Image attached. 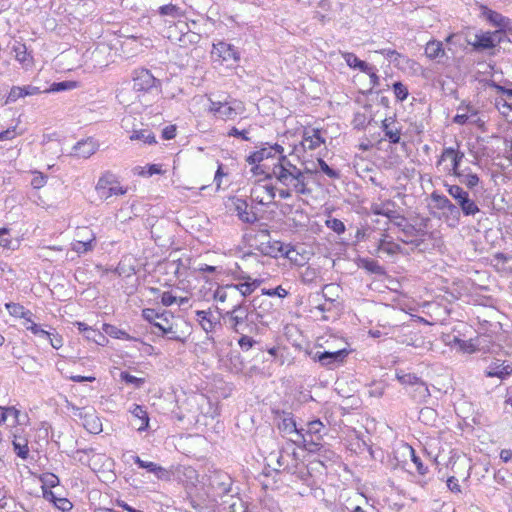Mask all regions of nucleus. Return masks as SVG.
Instances as JSON below:
<instances>
[{"mask_svg":"<svg viewBox=\"0 0 512 512\" xmlns=\"http://www.w3.org/2000/svg\"><path fill=\"white\" fill-rule=\"evenodd\" d=\"M74 154L81 158H89L97 150V144L92 139L81 140L73 148Z\"/></svg>","mask_w":512,"mask_h":512,"instance_id":"c756f323","label":"nucleus"},{"mask_svg":"<svg viewBox=\"0 0 512 512\" xmlns=\"http://www.w3.org/2000/svg\"><path fill=\"white\" fill-rule=\"evenodd\" d=\"M302 138V145L309 150H315L325 142L317 128L305 129Z\"/></svg>","mask_w":512,"mask_h":512,"instance_id":"bb28decb","label":"nucleus"},{"mask_svg":"<svg viewBox=\"0 0 512 512\" xmlns=\"http://www.w3.org/2000/svg\"><path fill=\"white\" fill-rule=\"evenodd\" d=\"M130 139L132 141H142L146 144H155L156 138L154 133L149 129H140V130H134L132 134L130 135Z\"/></svg>","mask_w":512,"mask_h":512,"instance_id":"37998d69","label":"nucleus"},{"mask_svg":"<svg viewBox=\"0 0 512 512\" xmlns=\"http://www.w3.org/2000/svg\"><path fill=\"white\" fill-rule=\"evenodd\" d=\"M395 204L387 201L373 208V213L392 219H400V214L394 209Z\"/></svg>","mask_w":512,"mask_h":512,"instance_id":"c9c22d12","label":"nucleus"},{"mask_svg":"<svg viewBox=\"0 0 512 512\" xmlns=\"http://www.w3.org/2000/svg\"><path fill=\"white\" fill-rule=\"evenodd\" d=\"M26 329L39 338H50V332L43 329L40 325L36 324L32 318L31 325H26Z\"/></svg>","mask_w":512,"mask_h":512,"instance_id":"13d9d810","label":"nucleus"},{"mask_svg":"<svg viewBox=\"0 0 512 512\" xmlns=\"http://www.w3.org/2000/svg\"><path fill=\"white\" fill-rule=\"evenodd\" d=\"M75 417L82 420L83 427L92 434H99L102 432V422L97 415L96 410L92 406L78 407L73 404H68Z\"/></svg>","mask_w":512,"mask_h":512,"instance_id":"6e6552de","label":"nucleus"},{"mask_svg":"<svg viewBox=\"0 0 512 512\" xmlns=\"http://www.w3.org/2000/svg\"><path fill=\"white\" fill-rule=\"evenodd\" d=\"M468 44L471 45L476 51L492 49L496 46L494 34L491 32H481L475 34L474 40H468Z\"/></svg>","mask_w":512,"mask_h":512,"instance_id":"b1692460","label":"nucleus"},{"mask_svg":"<svg viewBox=\"0 0 512 512\" xmlns=\"http://www.w3.org/2000/svg\"><path fill=\"white\" fill-rule=\"evenodd\" d=\"M95 190L100 199L107 200L112 196L126 194L128 189L121 185L116 174L111 171H105L99 177Z\"/></svg>","mask_w":512,"mask_h":512,"instance_id":"39448f33","label":"nucleus"},{"mask_svg":"<svg viewBox=\"0 0 512 512\" xmlns=\"http://www.w3.org/2000/svg\"><path fill=\"white\" fill-rule=\"evenodd\" d=\"M41 93H43V89L31 84L25 86H13L7 95L6 103H14L20 98L39 95Z\"/></svg>","mask_w":512,"mask_h":512,"instance_id":"412c9836","label":"nucleus"},{"mask_svg":"<svg viewBox=\"0 0 512 512\" xmlns=\"http://www.w3.org/2000/svg\"><path fill=\"white\" fill-rule=\"evenodd\" d=\"M155 13L165 21H167V19L179 20L185 17L184 9L173 3L159 6Z\"/></svg>","mask_w":512,"mask_h":512,"instance_id":"393cba45","label":"nucleus"},{"mask_svg":"<svg viewBox=\"0 0 512 512\" xmlns=\"http://www.w3.org/2000/svg\"><path fill=\"white\" fill-rule=\"evenodd\" d=\"M234 210L239 220L243 223L254 224L258 221L257 214L249 209V205L244 199L237 198L234 201Z\"/></svg>","mask_w":512,"mask_h":512,"instance_id":"5701e85b","label":"nucleus"},{"mask_svg":"<svg viewBox=\"0 0 512 512\" xmlns=\"http://www.w3.org/2000/svg\"><path fill=\"white\" fill-rule=\"evenodd\" d=\"M255 344L256 341L244 333L241 334V337L238 340V345L244 352L249 351Z\"/></svg>","mask_w":512,"mask_h":512,"instance_id":"0e129e2a","label":"nucleus"},{"mask_svg":"<svg viewBox=\"0 0 512 512\" xmlns=\"http://www.w3.org/2000/svg\"><path fill=\"white\" fill-rule=\"evenodd\" d=\"M236 297L232 284L221 285L213 292V299L220 303L233 300Z\"/></svg>","mask_w":512,"mask_h":512,"instance_id":"2f4dec72","label":"nucleus"},{"mask_svg":"<svg viewBox=\"0 0 512 512\" xmlns=\"http://www.w3.org/2000/svg\"><path fill=\"white\" fill-rule=\"evenodd\" d=\"M132 459L139 468L146 469L148 472L155 474L159 479H163L168 476L167 470L154 462L144 461L138 455H133Z\"/></svg>","mask_w":512,"mask_h":512,"instance_id":"cd10ccee","label":"nucleus"},{"mask_svg":"<svg viewBox=\"0 0 512 512\" xmlns=\"http://www.w3.org/2000/svg\"><path fill=\"white\" fill-rule=\"evenodd\" d=\"M0 247L8 250H16L19 247V241L10 236L7 228H0Z\"/></svg>","mask_w":512,"mask_h":512,"instance_id":"79ce46f5","label":"nucleus"},{"mask_svg":"<svg viewBox=\"0 0 512 512\" xmlns=\"http://www.w3.org/2000/svg\"><path fill=\"white\" fill-rule=\"evenodd\" d=\"M481 15L485 17L492 25L495 27L505 30L510 29L512 26V21L508 18L496 12L485 5L480 6Z\"/></svg>","mask_w":512,"mask_h":512,"instance_id":"aec40b11","label":"nucleus"},{"mask_svg":"<svg viewBox=\"0 0 512 512\" xmlns=\"http://www.w3.org/2000/svg\"><path fill=\"white\" fill-rule=\"evenodd\" d=\"M401 247L399 244L394 242L388 235L384 234L379 240L378 252L384 253L389 256H393L400 251Z\"/></svg>","mask_w":512,"mask_h":512,"instance_id":"473e14b6","label":"nucleus"},{"mask_svg":"<svg viewBox=\"0 0 512 512\" xmlns=\"http://www.w3.org/2000/svg\"><path fill=\"white\" fill-rule=\"evenodd\" d=\"M431 201L434 203L435 208L443 210V217L449 221L454 222L453 225L458 224L460 220L459 208L452 203L445 195L439 194L434 191L430 195Z\"/></svg>","mask_w":512,"mask_h":512,"instance_id":"9d476101","label":"nucleus"},{"mask_svg":"<svg viewBox=\"0 0 512 512\" xmlns=\"http://www.w3.org/2000/svg\"><path fill=\"white\" fill-rule=\"evenodd\" d=\"M94 241L95 237L92 236V238L86 240V241H77L73 244V250L77 252L78 254H83L88 251H91L94 247Z\"/></svg>","mask_w":512,"mask_h":512,"instance_id":"6e6d98bb","label":"nucleus"},{"mask_svg":"<svg viewBox=\"0 0 512 512\" xmlns=\"http://www.w3.org/2000/svg\"><path fill=\"white\" fill-rule=\"evenodd\" d=\"M318 164L321 171L332 179L339 178V172L329 167V165L321 158L318 159Z\"/></svg>","mask_w":512,"mask_h":512,"instance_id":"338daca9","label":"nucleus"},{"mask_svg":"<svg viewBox=\"0 0 512 512\" xmlns=\"http://www.w3.org/2000/svg\"><path fill=\"white\" fill-rule=\"evenodd\" d=\"M154 327L158 328L162 332V335L167 336L168 339L183 342V339L177 334L169 321L166 325L162 323H155Z\"/></svg>","mask_w":512,"mask_h":512,"instance_id":"8fccbe9b","label":"nucleus"},{"mask_svg":"<svg viewBox=\"0 0 512 512\" xmlns=\"http://www.w3.org/2000/svg\"><path fill=\"white\" fill-rule=\"evenodd\" d=\"M250 197L253 202L267 206L273 203L276 197V188L270 184L257 183L251 188Z\"/></svg>","mask_w":512,"mask_h":512,"instance_id":"f8f14e48","label":"nucleus"},{"mask_svg":"<svg viewBox=\"0 0 512 512\" xmlns=\"http://www.w3.org/2000/svg\"><path fill=\"white\" fill-rule=\"evenodd\" d=\"M5 308L8 313L15 318H22L27 322H31V318L33 317V313L26 309L23 305L19 303L9 302L5 304Z\"/></svg>","mask_w":512,"mask_h":512,"instance_id":"7c9ffc66","label":"nucleus"},{"mask_svg":"<svg viewBox=\"0 0 512 512\" xmlns=\"http://www.w3.org/2000/svg\"><path fill=\"white\" fill-rule=\"evenodd\" d=\"M219 314L227 328L237 334L244 333L249 324L253 322L250 307L247 304V300L244 299L234 304L231 310L224 313L219 311Z\"/></svg>","mask_w":512,"mask_h":512,"instance_id":"7ed1b4c3","label":"nucleus"},{"mask_svg":"<svg viewBox=\"0 0 512 512\" xmlns=\"http://www.w3.org/2000/svg\"><path fill=\"white\" fill-rule=\"evenodd\" d=\"M457 111L458 113L453 118V122L456 124H478L481 121L478 116V110L473 105H461Z\"/></svg>","mask_w":512,"mask_h":512,"instance_id":"6ab92c4d","label":"nucleus"},{"mask_svg":"<svg viewBox=\"0 0 512 512\" xmlns=\"http://www.w3.org/2000/svg\"><path fill=\"white\" fill-rule=\"evenodd\" d=\"M75 86H76L75 82H72V81L54 82L49 88L43 89V93L65 91V90L73 89Z\"/></svg>","mask_w":512,"mask_h":512,"instance_id":"5fc2aeb1","label":"nucleus"},{"mask_svg":"<svg viewBox=\"0 0 512 512\" xmlns=\"http://www.w3.org/2000/svg\"><path fill=\"white\" fill-rule=\"evenodd\" d=\"M408 393L411 398L419 404L426 403L431 396L427 384L422 379L409 389Z\"/></svg>","mask_w":512,"mask_h":512,"instance_id":"c85d7f7f","label":"nucleus"},{"mask_svg":"<svg viewBox=\"0 0 512 512\" xmlns=\"http://www.w3.org/2000/svg\"><path fill=\"white\" fill-rule=\"evenodd\" d=\"M297 440L287 441L279 450L278 454L275 455L277 468L275 470L287 471L292 474L297 473L298 466L300 464L299 455L296 451Z\"/></svg>","mask_w":512,"mask_h":512,"instance_id":"0eeeda50","label":"nucleus"},{"mask_svg":"<svg viewBox=\"0 0 512 512\" xmlns=\"http://www.w3.org/2000/svg\"><path fill=\"white\" fill-rule=\"evenodd\" d=\"M508 366L506 367H500L497 366L495 368H489V370L486 371L487 377H498L500 379H504L506 376L510 375L512 373V369L508 370Z\"/></svg>","mask_w":512,"mask_h":512,"instance_id":"bf43d9fd","label":"nucleus"},{"mask_svg":"<svg viewBox=\"0 0 512 512\" xmlns=\"http://www.w3.org/2000/svg\"><path fill=\"white\" fill-rule=\"evenodd\" d=\"M93 452V448L78 449L72 453L71 457L82 464H89V454Z\"/></svg>","mask_w":512,"mask_h":512,"instance_id":"4d7b16f0","label":"nucleus"},{"mask_svg":"<svg viewBox=\"0 0 512 512\" xmlns=\"http://www.w3.org/2000/svg\"><path fill=\"white\" fill-rule=\"evenodd\" d=\"M306 172L311 171L309 169L302 171L292 164L287 156H282V162H276L272 165L267 178H274L282 186L294 190L297 195H309L312 190L308 187Z\"/></svg>","mask_w":512,"mask_h":512,"instance_id":"f257e3e1","label":"nucleus"},{"mask_svg":"<svg viewBox=\"0 0 512 512\" xmlns=\"http://www.w3.org/2000/svg\"><path fill=\"white\" fill-rule=\"evenodd\" d=\"M464 156L465 155L462 151L455 149L453 147H446L442 151L440 159L438 160V165L441 164L443 161L450 159L451 160L450 173L455 176L457 174V172L461 171L460 163L463 160Z\"/></svg>","mask_w":512,"mask_h":512,"instance_id":"4be33fe9","label":"nucleus"},{"mask_svg":"<svg viewBox=\"0 0 512 512\" xmlns=\"http://www.w3.org/2000/svg\"><path fill=\"white\" fill-rule=\"evenodd\" d=\"M102 329L107 335H109L110 337L116 338V339H123V340L134 339L128 333H126L124 330H121L112 324L105 323V324H103Z\"/></svg>","mask_w":512,"mask_h":512,"instance_id":"09e8293b","label":"nucleus"},{"mask_svg":"<svg viewBox=\"0 0 512 512\" xmlns=\"http://www.w3.org/2000/svg\"><path fill=\"white\" fill-rule=\"evenodd\" d=\"M263 297L265 296H278L280 298H284L288 295V291L286 289H284L282 286H277L276 288H272V289H262V294H261Z\"/></svg>","mask_w":512,"mask_h":512,"instance_id":"e2e57ef3","label":"nucleus"},{"mask_svg":"<svg viewBox=\"0 0 512 512\" xmlns=\"http://www.w3.org/2000/svg\"><path fill=\"white\" fill-rule=\"evenodd\" d=\"M396 378L402 385L407 387V391L421 380V378H419L416 374L405 372L403 370H398L396 372Z\"/></svg>","mask_w":512,"mask_h":512,"instance_id":"a19ab883","label":"nucleus"},{"mask_svg":"<svg viewBox=\"0 0 512 512\" xmlns=\"http://www.w3.org/2000/svg\"><path fill=\"white\" fill-rule=\"evenodd\" d=\"M237 280H243V282H239L236 284H232V287L235 290V295L240 294L242 299L246 300V297L251 295L260 285L263 280L261 279H253L247 274H242L240 276L235 277Z\"/></svg>","mask_w":512,"mask_h":512,"instance_id":"2eb2a0df","label":"nucleus"},{"mask_svg":"<svg viewBox=\"0 0 512 512\" xmlns=\"http://www.w3.org/2000/svg\"><path fill=\"white\" fill-rule=\"evenodd\" d=\"M133 90L137 93L138 97L151 94L154 91L159 93L161 91V81L154 77L150 70L146 68H138L132 72Z\"/></svg>","mask_w":512,"mask_h":512,"instance_id":"20e7f679","label":"nucleus"},{"mask_svg":"<svg viewBox=\"0 0 512 512\" xmlns=\"http://www.w3.org/2000/svg\"><path fill=\"white\" fill-rule=\"evenodd\" d=\"M16 60L22 63L23 65H29L32 61V57L27 52V48L25 44H18L14 47Z\"/></svg>","mask_w":512,"mask_h":512,"instance_id":"603ef678","label":"nucleus"},{"mask_svg":"<svg viewBox=\"0 0 512 512\" xmlns=\"http://www.w3.org/2000/svg\"><path fill=\"white\" fill-rule=\"evenodd\" d=\"M393 92L395 94V97L399 101H404L408 97V94H409L407 87L401 82H395L393 84Z\"/></svg>","mask_w":512,"mask_h":512,"instance_id":"680f3d73","label":"nucleus"},{"mask_svg":"<svg viewBox=\"0 0 512 512\" xmlns=\"http://www.w3.org/2000/svg\"><path fill=\"white\" fill-rule=\"evenodd\" d=\"M197 321L207 335L212 334L221 327L220 318L215 317L210 309L197 310L195 312Z\"/></svg>","mask_w":512,"mask_h":512,"instance_id":"a211bd4d","label":"nucleus"},{"mask_svg":"<svg viewBox=\"0 0 512 512\" xmlns=\"http://www.w3.org/2000/svg\"><path fill=\"white\" fill-rule=\"evenodd\" d=\"M142 316L146 321H148L149 323H151L154 326L157 319H163L166 321V323H168V317L171 315L165 311L162 313H159L155 309L147 308V309L142 310Z\"/></svg>","mask_w":512,"mask_h":512,"instance_id":"de8ad7c7","label":"nucleus"},{"mask_svg":"<svg viewBox=\"0 0 512 512\" xmlns=\"http://www.w3.org/2000/svg\"><path fill=\"white\" fill-rule=\"evenodd\" d=\"M47 182V177L41 172H35L31 180V185L34 189L42 188Z\"/></svg>","mask_w":512,"mask_h":512,"instance_id":"774afa93","label":"nucleus"},{"mask_svg":"<svg viewBox=\"0 0 512 512\" xmlns=\"http://www.w3.org/2000/svg\"><path fill=\"white\" fill-rule=\"evenodd\" d=\"M448 194L455 200L456 206L459 208L460 214L464 216H475L480 212L477 203L470 197L469 192L459 185L445 184Z\"/></svg>","mask_w":512,"mask_h":512,"instance_id":"423d86ee","label":"nucleus"},{"mask_svg":"<svg viewBox=\"0 0 512 512\" xmlns=\"http://www.w3.org/2000/svg\"><path fill=\"white\" fill-rule=\"evenodd\" d=\"M278 428L286 434L296 433L297 436L298 432H301V429L297 428L296 422L291 416L284 417L279 423Z\"/></svg>","mask_w":512,"mask_h":512,"instance_id":"3c124183","label":"nucleus"},{"mask_svg":"<svg viewBox=\"0 0 512 512\" xmlns=\"http://www.w3.org/2000/svg\"><path fill=\"white\" fill-rule=\"evenodd\" d=\"M444 54L443 44L440 41L431 40L425 46V55L431 60L442 57Z\"/></svg>","mask_w":512,"mask_h":512,"instance_id":"58836bf2","label":"nucleus"},{"mask_svg":"<svg viewBox=\"0 0 512 512\" xmlns=\"http://www.w3.org/2000/svg\"><path fill=\"white\" fill-rule=\"evenodd\" d=\"M211 55L215 60L226 63H236L240 59L237 49L224 41L213 44Z\"/></svg>","mask_w":512,"mask_h":512,"instance_id":"ddd939ff","label":"nucleus"},{"mask_svg":"<svg viewBox=\"0 0 512 512\" xmlns=\"http://www.w3.org/2000/svg\"><path fill=\"white\" fill-rule=\"evenodd\" d=\"M445 343L451 347H458L460 351H469V349L472 347V345L467 341H464L454 335H447Z\"/></svg>","mask_w":512,"mask_h":512,"instance_id":"864d4df0","label":"nucleus"},{"mask_svg":"<svg viewBox=\"0 0 512 512\" xmlns=\"http://www.w3.org/2000/svg\"><path fill=\"white\" fill-rule=\"evenodd\" d=\"M248 306L250 307L252 317L255 316V319L258 321H262L273 309L271 301L262 295L255 296Z\"/></svg>","mask_w":512,"mask_h":512,"instance_id":"f3484780","label":"nucleus"},{"mask_svg":"<svg viewBox=\"0 0 512 512\" xmlns=\"http://www.w3.org/2000/svg\"><path fill=\"white\" fill-rule=\"evenodd\" d=\"M131 414L140 421L138 431H145L149 426V417L144 406L134 404L130 409Z\"/></svg>","mask_w":512,"mask_h":512,"instance_id":"e433bc0d","label":"nucleus"},{"mask_svg":"<svg viewBox=\"0 0 512 512\" xmlns=\"http://www.w3.org/2000/svg\"><path fill=\"white\" fill-rule=\"evenodd\" d=\"M275 245L277 246V250L280 252V255L289 259L291 262L300 265L301 263L298 260L299 253L295 250V248L291 245H286L280 241H276Z\"/></svg>","mask_w":512,"mask_h":512,"instance_id":"ea45409f","label":"nucleus"},{"mask_svg":"<svg viewBox=\"0 0 512 512\" xmlns=\"http://www.w3.org/2000/svg\"><path fill=\"white\" fill-rule=\"evenodd\" d=\"M327 429L322 421L319 419L308 422L307 429H301L298 432L297 442L302 444L304 449L310 453H324L327 459H332L335 453L329 449H326L322 444V439L326 435Z\"/></svg>","mask_w":512,"mask_h":512,"instance_id":"f03ea898","label":"nucleus"},{"mask_svg":"<svg viewBox=\"0 0 512 512\" xmlns=\"http://www.w3.org/2000/svg\"><path fill=\"white\" fill-rule=\"evenodd\" d=\"M232 484L233 481L230 475L220 470H214L209 477V485L220 497L230 493Z\"/></svg>","mask_w":512,"mask_h":512,"instance_id":"4468645a","label":"nucleus"},{"mask_svg":"<svg viewBox=\"0 0 512 512\" xmlns=\"http://www.w3.org/2000/svg\"><path fill=\"white\" fill-rule=\"evenodd\" d=\"M245 111V105L242 101L232 98L223 99V106L218 118L222 120H234L238 115Z\"/></svg>","mask_w":512,"mask_h":512,"instance_id":"dca6fc26","label":"nucleus"},{"mask_svg":"<svg viewBox=\"0 0 512 512\" xmlns=\"http://www.w3.org/2000/svg\"><path fill=\"white\" fill-rule=\"evenodd\" d=\"M343 59L346 64L353 69H358L361 72H368L370 70V65L363 60H360L354 53L352 52H342L341 53Z\"/></svg>","mask_w":512,"mask_h":512,"instance_id":"f704fd0d","label":"nucleus"},{"mask_svg":"<svg viewBox=\"0 0 512 512\" xmlns=\"http://www.w3.org/2000/svg\"><path fill=\"white\" fill-rule=\"evenodd\" d=\"M455 177H457L460 180V182L462 184H464L469 189H473L480 182V179L477 174L465 173V170H461L460 172H457Z\"/></svg>","mask_w":512,"mask_h":512,"instance_id":"a18cd8bd","label":"nucleus"},{"mask_svg":"<svg viewBox=\"0 0 512 512\" xmlns=\"http://www.w3.org/2000/svg\"><path fill=\"white\" fill-rule=\"evenodd\" d=\"M12 445L14 448V451L16 455L26 460L29 456V447H28V440L26 438H22L20 436H17L16 434H13V441Z\"/></svg>","mask_w":512,"mask_h":512,"instance_id":"4c0bfd02","label":"nucleus"},{"mask_svg":"<svg viewBox=\"0 0 512 512\" xmlns=\"http://www.w3.org/2000/svg\"><path fill=\"white\" fill-rule=\"evenodd\" d=\"M77 326L79 332L83 333L85 338L89 341H93L97 344H100V339L104 340L105 336L94 328L88 326L84 322L77 321L74 323Z\"/></svg>","mask_w":512,"mask_h":512,"instance_id":"72a5a7b5","label":"nucleus"},{"mask_svg":"<svg viewBox=\"0 0 512 512\" xmlns=\"http://www.w3.org/2000/svg\"><path fill=\"white\" fill-rule=\"evenodd\" d=\"M282 156L286 155L284 154V148L281 145L277 143H264L258 150L247 156L246 161L250 165L259 164L264 160L274 158L277 159V162H282Z\"/></svg>","mask_w":512,"mask_h":512,"instance_id":"1a4fd4ad","label":"nucleus"},{"mask_svg":"<svg viewBox=\"0 0 512 512\" xmlns=\"http://www.w3.org/2000/svg\"><path fill=\"white\" fill-rule=\"evenodd\" d=\"M44 498L53 501L55 506L61 511H69L72 508V503L66 498H57L52 491L44 490Z\"/></svg>","mask_w":512,"mask_h":512,"instance_id":"49530a36","label":"nucleus"},{"mask_svg":"<svg viewBox=\"0 0 512 512\" xmlns=\"http://www.w3.org/2000/svg\"><path fill=\"white\" fill-rule=\"evenodd\" d=\"M120 378L125 383L132 384V385H134L137 388H140L145 383V379L144 378H138V377L133 376V375H131L128 372H125V371L121 372Z\"/></svg>","mask_w":512,"mask_h":512,"instance_id":"052dcab7","label":"nucleus"},{"mask_svg":"<svg viewBox=\"0 0 512 512\" xmlns=\"http://www.w3.org/2000/svg\"><path fill=\"white\" fill-rule=\"evenodd\" d=\"M349 352L346 349H340L334 352L323 351L316 352L313 356L314 361L319 362L323 367L334 369L340 366Z\"/></svg>","mask_w":512,"mask_h":512,"instance_id":"9b49d317","label":"nucleus"},{"mask_svg":"<svg viewBox=\"0 0 512 512\" xmlns=\"http://www.w3.org/2000/svg\"><path fill=\"white\" fill-rule=\"evenodd\" d=\"M381 129L391 144H398L401 139V128L396 126L394 118H385L382 121Z\"/></svg>","mask_w":512,"mask_h":512,"instance_id":"a878e982","label":"nucleus"},{"mask_svg":"<svg viewBox=\"0 0 512 512\" xmlns=\"http://www.w3.org/2000/svg\"><path fill=\"white\" fill-rule=\"evenodd\" d=\"M495 107L508 122L512 123V102H509L505 97L501 96L496 98Z\"/></svg>","mask_w":512,"mask_h":512,"instance_id":"c03bdc74","label":"nucleus"},{"mask_svg":"<svg viewBox=\"0 0 512 512\" xmlns=\"http://www.w3.org/2000/svg\"><path fill=\"white\" fill-rule=\"evenodd\" d=\"M326 225L328 228H330L337 234H342L345 231L344 223L341 220L336 219V218L328 219L326 221Z\"/></svg>","mask_w":512,"mask_h":512,"instance_id":"69168bd1","label":"nucleus"}]
</instances>
